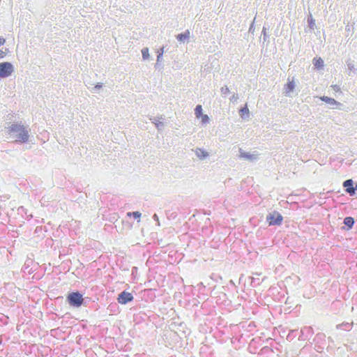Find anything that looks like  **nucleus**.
Returning a JSON list of instances; mask_svg holds the SVG:
<instances>
[{"instance_id":"ddd939ff","label":"nucleus","mask_w":357,"mask_h":357,"mask_svg":"<svg viewBox=\"0 0 357 357\" xmlns=\"http://www.w3.org/2000/svg\"><path fill=\"white\" fill-rule=\"evenodd\" d=\"M239 113H240L241 118L243 119L249 117V109L248 108L247 105H245V107H242L239 110Z\"/></svg>"},{"instance_id":"423d86ee","label":"nucleus","mask_w":357,"mask_h":357,"mask_svg":"<svg viewBox=\"0 0 357 357\" xmlns=\"http://www.w3.org/2000/svg\"><path fill=\"white\" fill-rule=\"evenodd\" d=\"M343 186L346 188V192L350 195L355 194V189H354V181L352 179H347L344 181Z\"/></svg>"},{"instance_id":"72a5a7b5","label":"nucleus","mask_w":357,"mask_h":357,"mask_svg":"<svg viewBox=\"0 0 357 357\" xmlns=\"http://www.w3.org/2000/svg\"><path fill=\"white\" fill-rule=\"evenodd\" d=\"M6 56V52L0 50V58H3Z\"/></svg>"},{"instance_id":"5701e85b","label":"nucleus","mask_w":357,"mask_h":357,"mask_svg":"<svg viewBox=\"0 0 357 357\" xmlns=\"http://www.w3.org/2000/svg\"><path fill=\"white\" fill-rule=\"evenodd\" d=\"M302 334H303L305 332L307 333L308 334L312 335L313 334V330L311 327H304L301 329Z\"/></svg>"},{"instance_id":"0eeeda50","label":"nucleus","mask_w":357,"mask_h":357,"mask_svg":"<svg viewBox=\"0 0 357 357\" xmlns=\"http://www.w3.org/2000/svg\"><path fill=\"white\" fill-rule=\"evenodd\" d=\"M240 158L250 160L254 161L257 158V156L255 154H250L249 153L245 152L240 149Z\"/></svg>"},{"instance_id":"e433bc0d","label":"nucleus","mask_w":357,"mask_h":357,"mask_svg":"<svg viewBox=\"0 0 357 357\" xmlns=\"http://www.w3.org/2000/svg\"><path fill=\"white\" fill-rule=\"evenodd\" d=\"M354 189H355V191L357 190V182L355 183V187H354Z\"/></svg>"},{"instance_id":"c756f323","label":"nucleus","mask_w":357,"mask_h":357,"mask_svg":"<svg viewBox=\"0 0 357 357\" xmlns=\"http://www.w3.org/2000/svg\"><path fill=\"white\" fill-rule=\"evenodd\" d=\"M153 219L157 222V225L160 226L159 218H158V216L157 215V214L155 213L153 215Z\"/></svg>"},{"instance_id":"aec40b11","label":"nucleus","mask_w":357,"mask_h":357,"mask_svg":"<svg viewBox=\"0 0 357 357\" xmlns=\"http://www.w3.org/2000/svg\"><path fill=\"white\" fill-rule=\"evenodd\" d=\"M128 216H132L134 218L137 219L139 218L142 215L141 213L139 211H133V212H128L127 213Z\"/></svg>"},{"instance_id":"473e14b6","label":"nucleus","mask_w":357,"mask_h":357,"mask_svg":"<svg viewBox=\"0 0 357 357\" xmlns=\"http://www.w3.org/2000/svg\"><path fill=\"white\" fill-rule=\"evenodd\" d=\"M5 43H6V39L3 37H1L0 38V46L4 45Z\"/></svg>"},{"instance_id":"39448f33","label":"nucleus","mask_w":357,"mask_h":357,"mask_svg":"<svg viewBox=\"0 0 357 357\" xmlns=\"http://www.w3.org/2000/svg\"><path fill=\"white\" fill-rule=\"evenodd\" d=\"M134 297L132 294L126 291H123L121 293H120L117 298L118 302L123 305L132 301Z\"/></svg>"},{"instance_id":"2f4dec72","label":"nucleus","mask_w":357,"mask_h":357,"mask_svg":"<svg viewBox=\"0 0 357 357\" xmlns=\"http://www.w3.org/2000/svg\"><path fill=\"white\" fill-rule=\"evenodd\" d=\"M331 86L333 87V89L335 91H340V87L338 85L335 84V85H332Z\"/></svg>"},{"instance_id":"f257e3e1","label":"nucleus","mask_w":357,"mask_h":357,"mask_svg":"<svg viewBox=\"0 0 357 357\" xmlns=\"http://www.w3.org/2000/svg\"><path fill=\"white\" fill-rule=\"evenodd\" d=\"M8 133L15 135L17 143H26L29 142V134L27 128L17 123H12L8 128Z\"/></svg>"},{"instance_id":"cd10ccee","label":"nucleus","mask_w":357,"mask_h":357,"mask_svg":"<svg viewBox=\"0 0 357 357\" xmlns=\"http://www.w3.org/2000/svg\"><path fill=\"white\" fill-rule=\"evenodd\" d=\"M102 87V83H98L97 84L95 85V86L93 88V90L95 91H96L97 90H99Z\"/></svg>"},{"instance_id":"4468645a","label":"nucleus","mask_w":357,"mask_h":357,"mask_svg":"<svg viewBox=\"0 0 357 357\" xmlns=\"http://www.w3.org/2000/svg\"><path fill=\"white\" fill-rule=\"evenodd\" d=\"M354 222V219L352 217H346L344 219V224L348 227V229L352 228Z\"/></svg>"},{"instance_id":"6e6552de","label":"nucleus","mask_w":357,"mask_h":357,"mask_svg":"<svg viewBox=\"0 0 357 357\" xmlns=\"http://www.w3.org/2000/svg\"><path fill=\"white\" fill-rule=\"evenodd\" d=\"M353 327V322H343L342 324L336 325L337 330H342L344 331H350Z\"/></svg>"},{"instance_id":"7ed1b4c3","label":"nucleus","mask_w":357,"mask_h":357,"mask_svg":"<svg viewBox=\"0 0 357 357\" xmlns=\"http://www.w3.org/2000/svg\"><path fill=\"white\" fill-rule=\"evenodd\" d=\"M266 222L270 226L272 225H280L283 220L282 215L278 211H273L269 213L266 218Z\"/></svg>"},{"instance_id":"c85d7f7f","label":"nucleus","mask_w":357,"mask_h":357,"mask_svg":"<svg viewBox=\"0 0 357 357\" xmlns=\"http://www.w3.org/2000/svg\"><path fill=\"white\" fill-rule=\"evenodd\" d=\"M162 59V52H158L156 61H158V63H160Z\"/></svg>"},{"instance_id":"9b49d317","label":"nucleus","mask_w":357,"mask_h":357,"mask_svg":"<svg viewBox=\"0 0 357 357\" xmlns=\"http://www.w3.org/2000/svg\"><path fill=\"white\" fill-rule=\"evenodd\" d=\"M190 38V31H185L184 33H179L176 36V39L178 41L183 42L185 40H188Z\"/></svg>"},{"instance_id":"f704fd0d","label":"nucleus","mask_w":357,"mask_h":357,"mask_svg":"<svg viewBox=\"0 0 357 357\" xmlns=\"http://www.w3.org/2000/svg\"><path fill=\"white\" fill-rule=\"evenodd\" d=\"M158 52H162V54H163V53H164V47H161V48L160 49V50L158 51Z\"/></svg>"},{"instance_id":"1a4fd4ad","label":"nucleus","mask_w":357,"mask_h":357,"mask_svg":"<svg viewBox=\"0 0 357 357\" xmlns=\"http://www.w3.org/2000/svg\"><path fill=\"white\" fill-rule=\"evenodd\" d=\"M320 99L325 102L326 103L328 104L331 106H340L342 104L337 101H336L334 98H329L328 96H322L320 98Z\"/></svg>"},{"instance_id":"a878e982","label":"nucleus","mask_w":357,"mask_h":357,"mask_svg":"<svg viewBox=\"0 0 357 357\" xmlns=\"http://www.w3.org/2000/svg\"><path fill=\"white\" fill-rule=\"evenodd\" d=\"M201 117H202V123L203 124H206V123H208V121H209V118H208V115H206V114H203V115H202V116H201Z\"/></svg>"},{"instance_id":"bb28decb","label":"nucleus","mask_w":357,"mask_h":357,"mask_svg":"<svg viewBox=\"0 0 357 357\" xmlns=\"http://www.w3.org/2000/svg\"><path fill=\"white\" fill-rule=\"evenodd\" d=\"M229 99L231 101L235 102L238 99V95L237 93H234Z\"/></svg>"},{"instance_id":"20e7f679","label":"nucleus","mask_w":357,"mask_h":357,"mask_svg":"<svg viewBox=\"0 0 357 357\" xmlns=\"http://www.w3.org/2000/svg\"><path fill=\"white\" fill-rule=\"evenodd\" d=\"M14 71V67L9 62H3L0 63V78H6L11 75Z\"/></svg>"},{"instance_id":"9d476101","label":"nucleus","mask_w":357,"mask_h":357,"mask_svg":"<svg viewBox=\"0 0 357 357\" xmlns=\"http://www.w3.org/2000/svg\"><path fill=\"white\" fill-rule=\"evenodd\" d=\"M195 151V155L200 160H204L209 155L208 153L206 151H205L204 149H201V148L196 149Z\"/></svg>"},{"instance_id":"dca6fc26","label":"nucleus","mask_w":357,"mask_h":357,"mask_svg":"<svg viewBox=\"0 0 357 357\" xmlns=\"http://www.w3.org/2000/svg\"><path fill=\"white\" fill-rule=\"evenodd\" d=\"M348 69L353 72L354 73H357V68L355 67L354 63L351 61L349 59L346 61Z\"/></svg>"},{"instance_id":"c9c22d12","label":"nucleus","mask_w":357,"mask_h":357,"mask_svg":"<svg viewBox=\"0 0 357 357\" xmlns=\"http://www.w3.org/2000/svg\"><path fill=\"white\" fill-rule=\"evenodd\" d=\"M159 66H160V63H158V61H156V63L155 65V68H158Z\"/></svg>"},{"instance_id":"6ab92c4d","label":"nucleus","mask_w":357,"mask_h":357,"mask_svg":"<svg viewBox=\"0 0 357 357\" xmlns=\"http://www.w3.org/2000/svg\"><path fill=\"white\" fill-rule=\"evenodd\" d=\"M142 54L143 59H144V60L148 59L149 58V49L147 47H144L142 50Z\"/></svg>"},{"instance_id":"7c9ffc66","label":"nucleus","mask_w":357,"mask_h":357,"mask_svg":"<svg viewBox=\"0 0 357 357\" xmlns=\"http://www.w3.org/2000/svg\"><path fill=\"white\" fill-rule=\"evenodd\" d=\"M255 31L254 22H252L249 28V32L253 33Z\"/></svg>"},{"instance_id":"a211bd4d","label":"nucleus","mask_w":357,"mask_h":357,"mask_svg":"<svg viewBox=\"0 0 357 357\" xmlns=\"http://www.w3.org/2000/svg\"><path fill=\"white\" fill-rule=\"evenodd\" d=\"M195 114L197 118H199L202 114V107L200 105L196 106L195 109Z\"/></svg>"},{"instance_id":"4be33fe9","label":"nucleus","mask_w":357,"mask_h":357,"mask_svg":"<svg viewBox=\"0 0 357 357\" xmlns=\"http://www.w3.org/2000/svg\"><path fill=\"white\" fill-rule=\"evenodd\" d=\"M267 28L264 26L262 29L261 33L263 34V40L264 42H266L268 38V35L266 33Z\"/></svg>"},{"instance_id":"2eb2a0df","label":"nucleus","mask_w":357,"mask_h":357,"mask_svg":"<svg viewBox=\"0 0 357 357\" xmlns=\"http://www.w3.org/2000/svg\"><path fill=\"white\" fill-rule=\"evenodd\" d=\"M151 121L155 125L158 130H162L164 127V123L158 121L155 117L150 118Z\"/></svg>"},{"instance_id":"412c9836","label":"nucleus","mask_w":357,"mask_h":357,"mask_svg":"<svg viewBox=\"0 0 357 357\" xmlns=\"http://www.w3.org/2000/svg\"><path fill=\"white\" fill-rule=\"evenodd\" d=\"M251 286L252 287H257L261 284V281L259 278L251 277Z\"/></svg>"},{"instance_id":"393cba45","label":"nucleus","mask_w":357,"mask_h":357,"mask_svg":"<svg viewBox=\"0 0 357 357\" xmlns=\"http://www.w3.org/2000/svg\"><path fill=\"white\" fill-rule=\"evenodd\" d=\"M220 92L222 95L226 96L230 91L227 86H224L220 89Z\"/></svg>"},{"instance_id":"f8f14e48","label":"nucleus","mask_w":357,"mask_h":357,"mask_svg":"<svg viewBox=\"0 0 357 357\" xmlns=\"http://www.w3.org/2000/svg\"><path fill=\"white\" fill-rule=\"evenodd\" d=\"M295 88V83L294 80L292 81H288L287 84L285 85V93L287 94L289 93L290 92H292Z\"/></svg>"},{"instance_id":"b1692460","label":"nucleus","mask_w":357,"mask_h":357,"mask_svg":"<svg viewBox=\"0 0 357 357\" xmlns=\"http://www.w3.org/2000/svg\"><path fill=\"white\" fill-rule=\"evenodd\" d=\"M307 22H308L310 28L311 29H314V26L315 25V21H314V20H313L312 16H310V17L307 18Z\"/></svg>"},{"instance_id":"f3484780","label":"nucleus","mask_w":357,"mask_h":357,"mask_svg":"<svg viewBox=\"0 0 357 357\" xmlns=\"http://www.w3.org/2000/svg\"><path fill=\"white\" fill-rule=\"evenodd\" d=\"M314 65L316 68L321 69L324 67V61L321 58H319L317 59H314Z\"/></svg>"},{"instance_id":"f03ea898","label":"nucleus","mask_w":357,"mask_h":357,"mask_svg":"<svg viewBox=\"0 0 357 357\" xmlns=\"http://www.w3.org/2000/svg\"><path fill=\"white\" fill-rule=\"evenodd\" d=\"M67 301L69 305L74 307H79L84 305V298L79 291H74L68 294Z\"/></svg>"}]
</instances>
